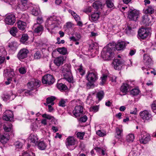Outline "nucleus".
Wrapping results in <instances>:
<instances>
[{"instance_id":"f257e3e1","label":"nucleus","mask_w":156,"mask_h":156,"mask_svg":"<svg viewBox=\"0 0 156 156\" xmlns=\"http://www.w3.org/2000/svg\"><path fill=\"white\" fill-rule=\"evenodd\" d=\"M114 44L109 43L104 47L101 52V56L105 60H110L114 56L113 49L114 48Z\"/></svg>"},{"instance_id":"f03ea898","label":"nucleus","mask_w":156,"mask_h":156,"mask_svg":"<svg viewBox=\"0 0 156 156\" xmlns=\"http://www.w3.org/2000/svg\"><path fill=\"white\" fill-rule=\"evenodd\" d=\"M61 23V22L58 18L53 16L49 17L45 23V26L48 30H52L55 28L58 27Z\"/></svg>"},{"instance_id":"7ed1b4c3","label":"nucleus","mask_w":156,"mask_h":156,"mask_svg":"<svg viewBox=\"0 0 156 156\" xmlns=\"http://www.w3.org/2000/svg\"><path fill=\"white\" fill-rule=\"evenodd\" d=\"M62 71L64 78L69 82H71L73 80V78L70 69V66L66 64L62 67Z\"/></svg>"},{"instance_id":"20e7f679","label":"nucleus","mask_w":156,"mask_h":156,"mask_svg":"<svg viewBox=\"0 0 156 156\" xmlns=\"http://www.w3.org/2000/svg\"><path fill=\"white\" fill-rule=\"evenodd\" d=\"M86 77L88 81L94 82L98 79V73L94 70H90L87 72Z\"/></svg>"},{"instance_id":"39448f33","label":"nucleus","mask_w":156,"mask_h":156,"mask_svg":"<svg viewBox=\"0 0 156 156\" xmlns=\"http://www.w3.org/2000/svg\"><path fill=\"white\" fill-rule=\"evenodd\" d=\"M150 32V30L148 29L141 28L138 31V37L139 39H144L147 37Z\"/></svg>"},{"instance_id":"423d86ee","label":"nucleus","mask_w":156,"mask_h":156,"mask_svg":"<svg viewBox=\"0 0 156 156\" xmlns=\"http://www.w3.org/2000/svg\"><path fill=\"white\" fill-rule=\"evenodd\" d=\"M54 81L53 76L49 74L44 75L42 78V82L43 84L51 85L53 83Z\"/></svg>"},{"instance_id":"0eeeda50","label":"nucleus","mask_w":156,"mask_h":156,"mask_svg":"<svg viewBox=\"0 0 156 156\" xmlns=\"http://www.w3.org/2000/svg\"><path fill=\"white\" fill-rule=\"evenodd\" d=\"M139 12L135 10H130L128 14V18L131 20L136 21L138 18Z\"/></svg>"},{"instance_id":"6e6552de","label":"nucleus","mask_w":156,"mask_h":156,"mask_svg":"<svg viewBox=\"0 0 156 156\" xmlns=\"http://www.w3.org/2000/svg\"><path fill=\"white\" fill-rule=\"evenodd\" d=\"M139 115L140 118L144 121L150 119L151 117L150 112L147 110H145L140 112Z\"/></svg>"},{"instance_id":"1a4fd4ad","label":"nucleus","mask_w":156,"mask_h":156,"mask_svg":"<svg viewBox=\"0 0 156 156\" xmlns=\"http://www.w3.org/2000/svg\"><path fill=\"white\" fill-rule=\"evenodd\" d=\"M40 83L41 82L39 80L33 79L28 83L27 86L30 90H33L34 89L39 87Z\"/></svg>"},{"instance_id":"9d476101","label":"nucleus","mask_w":156,"mask_h":156,"mask_svg":"<svg viewBox=\"0 0 156 156\" xmlns=\"http://www.w3.org/2000/svg\"><path fill=\"white\" fill-rule=\"evenodd\" d=\"M16 21L15 16L13 14H11L7 16L5 19V23L10 25H13L15 22Z\"/></svg>"},{"instance_id":"9b49d317","label":"nucleus","mask_w":156,"mask_h":156,"mask_svg":"<svg viewBox=\"0 0 156 156\" xmlns=\"http://www.w3.org/2000/svg\"><path fill=\"white\" fill-rule=\"evenodd\" d=\"M13 117L12 112L10 110H7L3 113V119L6 121H11L13 119Z\"/></svg>"},{"instance_id":"f8f14e48","label":"nucleus","mask_w":156,"mask_h":156,"mask_svg":"<svg viewBox=\"0 0 156 156\" xmlns=\"http://www.w3.org/2000/svg\"><path fill=\"white\" fill-rule=\"evenodd\" d=\"M83 112V107L80 105L76 106L73 111V115L76 117L80 116Z\"/></svg>"},{"instance_id":"ddd939ff","label":"nucleus","mask_w":156,"mask_h":156,"mask_svg":"<svg viewBox=\"0 0 156 156\" xmlns=\"http://www.w3.org/2000/svg\"><path fill=\"white\" fill-rule=\"evenodd\" d=\"M143 136H141V137L140 139V141L141 143L145 144L147 143L151 140V137L148 134H147L146 133H143Z\"/></svg>"},{"instance_id":"4468645a","label":"nucleus","mask_w":156,"mask_h":156,"mask_svg":"<svg viewBox=\"0 0 156 156\" xmlns=\"http://www.w3.org/2000/svg\"><path fill=\"white\" fill-rule=\"evenodd\" d=\"M28 52V51L26 49L23 48L21 49L18 54V58L21 59L26 58Z\"/></svg>"},{"instance_id":"2eb2a0df","label":"nucleus","mask_w":156,"mask_h":156,"mask_svg":"<svg viewBox=\"0 0 156 156\" xmlns=\"http://www.w3.org/2000/svg\"><path fill=\"white\" fill-rule=\"evenodd\" d=\"M115 131V137L119 139H121L123 136V129L122 126H119L118 127H117Z\"/></svg>"},{"instance_id":"dca6fc26","label":"nucleus","mask_w":156,"mask_h":156,"mask_svg":"<svg viewBox=\"0 0 156 156\" xmlns=\"http://www.w3.org/2000/svg\"><path fill=\"white\" fill-rule=\"evenodd\" d=\"M131 88V86L129 85L128 82V83H124L121 86L120 90L122 93H124V94H125Z\"/></svg>"},{"instance_id":"f3484780","label":"nucleus","mask_w":156,"mask_h":156,"mask_svg":"<svg viewBox=\"0 0 156 156\" xmlns=\"http://www.w3.org/2000/svg\"><path fill=\"white\" fill-rule=\"evenodd\" d=\"M28 141V143L36 144L38 141V138L36 134H31L29 137Z\"/></svg>"},{"instance_id":"a211bd4d","label":"nucleus","mask_w":156,"mask_h":156,"mask_svg":"<svg viewBox=\"0 0 156 156\" xmlns=\"http://www.w3.org/2000/svg\"><path fill=\"white\" fill-rule=\"evenodd\" d=\"M66 144L68 148L71 146L75 145L76 141L73 136H69L66 139Z\"/></svg>"},{"instance_id":"6ab92c4d","label":"nucleus","mask_w":156,"mask_h":156,"mask_svg":"<svg viewBox=\"0 0 156 156\" xmlns=\"http://www.w3.org/2000/svg\"><path fill=\"white\" fill-rule=\"evenodd\" d=\"M122 64V60L117 58L114 59L112 63L113 66L116 70L119 69Z\"/></svg>"},{"instance_id":"aec40b11","label":"nucleus","mask_w":156,"mask_h":156,"mask_svg":"<svg viewBox=\"0 0 156 156\" xmlns=\"http://www.w3.org/2000/svg\"><path fill=\"white\" fill-rule=\"evenodd\" d=\"M5 73L4 75L5 77H7L8 78L12 79L15 75L14 72L12 69H8L5 70Z\"/></svg>"},{"instance_id":"412c9836","label":"nucleus","mask_w":156,"mask_h":156,"mask_svg":"<svg viewBox=\"0 0 156 156\" xmlns=\"http://www.w3.org/2000/svg\"><path fill=\"white\" fill-rule=\"evenodd\" d=\"M126 44L125 41H122L117 43L116 45L114 44V48L117 50H120L125 47Z\"/></svg>"},{"instance_id":"4be33fe9","label":"nucleus","mask_w":156,"mask_h":156,"mask_svg":"<svg viewBox=\"0 0 156 156\" xmlns=\"http://www.w3.org/2000/svg\"><path fill=\"white\" fill-rule=\"evenodd\" d=\"M9 139V135L7 133L0 135V142L2 143H6Z\"/></svg>"},{"instance_id":"5701e85b","label":"nucleus","mask_w":156,"mask_h":156,"mask_svg":"<svg viewBox=\"0 0 156 156\" xmlns=\"http://www.w3.org/2000/svg\"><path fill=\"white\" fill-rule=\"evenodd\" d=\"M64 58L63 56L56 58L54 60V63L57 66H59L63 63Z\"/></svg>"},{"instance_id":"b1692460","label":"nucleus","mask_w":156,"mask_h":156,"mask_svg":"<svg viewBox=\"0 0 156 156\" xmlns=\"http://www.w3.org/2000/svg\"><path fill=\"white\" fill-rule=\"evenodd\" d=\"M17 27L21 30H24L27 27L26 23L21 20H19L17 23Z\"/></svg>"},{"instance_id":"393cba45","label":"nucleus","mask_w":156,"mask_h":156,"mask_svg":"<svg viewBox=\"0 0 156 156\" xmlns=\"http://www.w3.org/2000/svg\"><path fill=\"white\" fill-rule=\"evenodd\" d=\"M130 154L133 156H138L140 154V149H138L137 147H135L130 152Z\"/></svg>"},{"instance_id":"a878e982","label":"nucleus","mask_w":156,"mask_h":156,"mask_svg":"<svg viewBox=\"0 0 156 156\" xmlns=\"http://www.w3.org/2000/svg\"><path fill=\"white\" fill-rule=\"evenodd\" d=\"M75 69L77 73H79L81 76H83L85 73V71L83 69V66L81 65L79 66H75Z\"/></svg>"},{"instance_id":"bb28decb","label":"nucleus","mask_w":156,"mask_h":156,"mask_svg":"<svg viewBox=\"0 0 156 156\" xmlns=\"http://www.w3.org/2000/svg\"><path fill=\"white\" fill-rule=\"evenodd\" d=\"M3 129L6 132H9L12 130V125L11 123H8L3 125Z\"/></svg>"},{"instance_id":"cd10ccee","label":"nucleus","mask_w":156,"mask_h":156,"mask_svg":"<svg viewBox=\"0 0 156 156\" xmlns=\"http://www.w3.org/2000/svg\"><path fill=\"white\" fill-rule=\"evenodd\" d=\"M75 36H73L69 37L70 40L73 41H78L80 40L81 38V35L79 33H76L75 34Z\"/></svg>"},{"instance_id":"c85d7f7f","label":"nucleus","mask_w":156,"mask_h":156,"mask_svg":"<svg viewBox=\"0 0 156 156\" xmlns=\"http://www.w3.org/2000/svg\"><path fill=\"white\" fill-rule=\"evenodd\" d=\"M100 15L98 12H94L91 14V18L92 21L97 22L99 18Z\"/></svg>"},{"instance_id":"c756f323","label":"nucleus","mask_w":156,"mask_h":156,"mask_svg":"<svg viewBox=\"0 0 156 156\" xmlns=\"http://www.w3.org/2000/svg\"><path fill=\"white\" fill-rule=\"evenodd\" d=\"M135 138V136L133 133H129L126 136V140L129 143L133 142Z\"/></svg>"},{"instance_id":"7c9ffc66","label":"nucleus","mask_w":156,"mask_h":156,"mask_svg":"<svg viewBox=\"0 0 156 156\" xmlns=\"http://www.w3.org/2000/svg\"><path fill=\"white\" fill-rule=\"evenodd\" d=\"M144 60L146 65L150 64L151 62V59L147 54H145L144 56Z\"/></svg>"},{"instance_id":"2f4dec72","label":"nucleus","mask_w":156,"mask_h":156,"mask_svg":"<svg viewBox=\"0 0 156 156\" xmlns=\"http://www.w3.org/2000/svg\"><path fill=\"white\" fill-rule=\"evenodd\" d=\"M103 5L101 2L99 1H96L93 4V6L97 10L99 8L102 9Z\"/></svg>"},{"instance_id":"473e14b6","label":"nucleus","mask_w":156,"mask_h":156,"mask_svg":"<svg viewBox=\"0 0 156 156\" xmlns=\"http://www.w3.org/2000/svg\"><path fill=\"white\" fill-rule=\"evenodd\" d=\"M150 19L147 15H145L142 16V22L143 24L146 25H149Z\"/></svg>"},{"instance_id":"72a5a7b5","label":"nucleus","mask_w":156,"mask_h":156,"mask_svg":"<svg viewBox=\"0 0 156 156\" xmlns=\"http://www.w3.org/2000/svg\"><path fill=\"white\" fill-rule=\"evenodd\" d=\"M154 9L151 6H150L144 9L145 13L146 14H151L154 12Z\"/></svg>"},{"instance_id":"f704fd0d","label":"nucleus","mask_w":156,"mask_h":156,"mask_svg":"<svg viewBox=\"0 0 156 156\" xmlns=\"http://www.w3.org/2000/svg\"><path fill=\"white\" fill-rule=\"evenodd\" d=\"M40 12L39 7L38 6H34L32 10V14L35 16L38 15Z\"/></svg>"},{"instance_id":"c9c22d12","label":"nucleus","mask_w":156,"mask_h":156,"mask_svg":"<svg viewBox=\"0 0 156 156\" xmlns=\"http://www.w3.org/2000/svg\"><path fill=\"white\" fill-rule=\"evenodd\" d=\"M68 12L71 14L73 16L74 18L76 21H77L78 20H80V18L79 16L74 11H72L71 9H69L68 10Z\"/></svg>"},{"instance_id":"e433bc0d","label":"nucleus","mask_w":156,"mask_h":156,"mask_svg":"<svg viewBox=\"0 0 156 156\" xmlns=\"http://www.w3.org/2000/svg\"><path fill=\"white\" fill-rule=\"evenodd\" d=\"M104 92L103 91H100L97 93L96 98L99 101H100L104 98Z\"/></svg>"},{"instance_id":"4c0bfd02","label":"nucleus","mask_w":156,"mask_h":156,"mask_svg":"<svg viewBox=\"0 0 156 156\" xmlns=\"http://www.w3.org/2000/svg\"><path fill=\"white\" fill-rule=\"evenodd\" d=\"M57 51L59 53L63 55H65L67 53V49L64 47L58 48L57 49Z\"/></svg>"},{"instance_id":"58836bf2","label":"nucleus","mask_w":156,"mask_h":156,"mask_svg":"<svg viewBox=\"0 0 156 156\" xmlns=\"http://www.w3.org/2000/svg\"><path fill=\"white\" fill-rule=\"evenodd\" d=\"M96 134L100 137H103L106 136V131L104 130H98L96 132Z\"/></svg>"},{"instance_id":"ea45409f","label":"nucleus","mask_w":156,"mask_h":156,"mask_svg":"<svg viewBox=\"0 0 156 156\" xmlns=\"http://www.w3.org/2000/svg\"><path fill=\"white\" fill-rule=\"evenodd\" d=\"M55 98L53 96H51L47 98V104H51V105H53L54 104V101L55 100Z\"/></svg>"},{"instance_id":"a19ab883","label":"nucleus","mask_w":156,"mask_h":156,"mask_svg":"<svg viewBox=\"0 0 156 156\" xmlns=\"http://www.w3.org/2000/svg\"><path fill=\"white\" fill-rule=\"evenodd\" d=\"M28 36L27 34H23L20 39V41L23 44H26V42L28 39Z\"/></svg>"},{"instance_id":"79ce46f5","label":"nucleus","mask_w":156,"mask_h":156,"mask_svg":"<svg viewBox=\"0 0 156 156\" xmlns=\"http://www.w3.org/2000/svg\"><path fill=\"white\" fill-rule=\"evenodd\" d=\"M17 32L18 29L17 28L15 27H12L10 30V34L12 36L15 37H16V33Z\"/></svg>"},{"instance_id":"37998d69","label":"nucleus","mask_w":156,"mask_h":156,"mask_svg":"<svg viewBox=\"0 0 156 156\" xmlns=\"http://www.w3.org/2000/svg\"><path fill=\"white\" fill-rule=\"evenodd\" d=\"M46 147L45 144L43 141H41L38 144V148L41 150H44Z\"/></svg>"},{"instance_id":"c03bdc74","label":"nucleus","mask_w":156,"mask_h":156,"mask_svg":"<svg viewBox=\"0 0 156 156\" xmlns=\"http://www.w3.org/2000/svg\"><path fill=\"white\" fill-rule=\"evenodd\" d=\"M38 123L39 122L38 121H35L34 122L32 125H31V127L34 131L39 128Z\"/></svg>"},{"instance_id":"a18cd8bd","label":"nucleus","mask_w":156,"mask_h":156,"mask_svg":"<svg viewBox=\"0 0 156 156\" xmlns=\"http://www.w3.org/2000/svg\"><path fill=\"white\" fill-rule=\"evenodd\" d=\"M57 88L60 90H65L67 88L66 86L62 83H57Z\"/></svg>"},{"instance_id":"49530a36","label":"nucleus","mask_w":156,"mask_h":156,"mask_svg":"<svg viewBox=\"0 0 156 156\" xmlns=\"http://www.w3.org/2000/svg\"><path fill=\"white\" fill-rule=\"evenodd\" d=\"M140 92L139 90L137 89H132L130 91L131 94L133 96H136L138 95Z\"/></svg>"},{"instance_id":"de8ad7c7","label":"nucleus","mask_w":156,"mask_h":156,"mask_svg":"<svg viewBox=\"0 0 156 156\" xmlns=\"http://www.w3.org/2000/svg\"><path fill=\"white\" fill-rule=\"evenodd\" d=\"M42 117L44 118H45L49 120H53L54 119L53 116L46 114H44L42 115Z\"/></svg>"},{"instance_id":"09e8293b","label":"nucleus","mask_w":156,"mask_h":156,"mask_svg":"<svg viewBox=\"0 0 156 156\" xmlns=\"http://www.w3.org/2000/svg\"><path fill=\"white\" fill-rule=\"evenodd\" d=\"M43 30V27L41 25H39L34 30L35 33H38L41 32Z\"/></svg>"},{"instance_id":"8fccbe9b","label":"nucleus","mask_w":156,"mask_h":156,"mask_svg":"<svg viewBox=\"0 0 156 156\" xmlns=\"http://www.w3.org/2000/svg\"><path fill=\"white\" fill-rule=\"evenodd\" d=\"M113 0H107L106 3L107 6L108 8H111L114 6V4L113 2Z\"/></svg>"},{"instance_id":"3c124183","label":"nucleus","mask_w":156,"mask_h":156,"mask_svg":"<svg viewBox=\"0 0 156 156\" xmlns=\"http://www.w3.org/2000/svg\"><path fill=\"white\" fill-rule=\"evenodd\" d=\"M19 5L20 9L22 10H25L27 8V5L26 3H22Z\"/></svg>"},{"instance_id":"603ef678","label":"nucleus","mask_w":156,"mask_h":156,"mask_svg":"<svg viewBox=\"0 0 156 156\" xmlns=\"http://www.w3.org/2000/svg\"><path fill=\"white\" fill-rule=\"evenodd\" d=\"M101 83L102 85H103L107 80V76L106 75L103 74L102 76L101 77Z\"/></svg>"},{"instance_id":"864d4df0","label":"nucleus","mask_w":156,"mask_h":156,"mask_svg":"<svg viewBox=\"0 0 156 156\" xmlns=\"http://www.w3.org/2000/svg\"><path fill=\"white\" fill-rule=\"evenodd\" d=\"M22 156H35V154L32 152H24Z\"/></svg>"},{"instance_id":"5fc2aeb1","label":"nucleus","mask_w":156,"mask_h":156,"mask_svg":"<svg viewBox=\"0 0 156 156\" xmlns=\"http://www.w3.org/2000/svg\"><path fill=\"white\" fill-rule=\"evenodd\" d=\"M41 57V55L40 52L38 51H37L34 54V58L35 59H38L40 58Z\"/></svg>"},{"instance_id":"6e6d98bb","label":"nucleus","mask_w":156,"mask_h":156,"mask_svg":"<svg viewBox=\"0 0 156 156\" xmlns=\"http://www.w3.org/2000/svg\"><path fill=\"white\" fill-rule=\"evenodd\" d=\"M99 108L97 106H91L90 108V111H93L96 112L98 110Z\"/></svg>"},{"instance_id":"4d7b16f0","label":"nucleus","mask_w":156,"mask_h":156,"mask_svg":"<svg viewBox=\"0 0 156 156\" xmlns=\"http://www.w3.org/2000/svg\"><path fill=\"white\" fill-rule=\"evenodd\" d=\"M151 108L153 112L156 113V101L153 102L151 105Z\"/></svg>"},{"instance_id":"13d9d810","label":"nucleus","mask_w":156,"mask_h":156,"mask_svg":"<svg viewBox=\"0 0 156 156\" xmlns=\"http://www.w3.org/2000/svg\"><path fill=\"white\" fill-rule=\"evenodd\" d=\"M84 135V132H79L76 134L77 137L80 139H83Z\"/></svg>"},{"instance_id":"bf43d9fd","label":"nucleus","mask_w":156,"mask_h":156,"mask_svg":"<svg viewBox=\"0 0 156 156\" xmlns=\"http://www.w3.org/2000/svg\"><path fill=\"white\" fill-rule=\"evenodd\" d=\"M15 144L16 147L18 148H21L23 146L22 144L19 141L16 142Z\"/></svg>"},{"instance_id":"052dcab7","label":"nucleus","mask_w":156,"mask_h":156,"mask_svg":"<svg viewBox=\"0 0 156 156\" xmlns=\"http://www.w3.org/2000/svg\"><path fill=\"white\" fill-rule=\"evenodd\" d=\"M19 71L20 73L23 74H25L27 72L26 69L24 67L20 68L19 69Z\"/></svg>"},{"instance_id":"680f3d73","label":"nucleus","mask_w":156,"mask_h":156,"mask_svg":"<svg viewBox=\"0 0 156 156\" xmlns=\"http://www.w3.org/2000/svg\"><path fill=\"white\" fill-rule=\"evenodd\" d=\"M92 8L91 7H89L84 9L83 12L87 14H88L91 12Z\"/></svg>"},{"instance_id":"e2e57ef3","label":"nucleus","mask_w":156,"mask_h":156,"mask_svg":"<svg viewBox=\"0 0 156 156\" xmlns=\"http://www.w3.org/2000/svg\"><path fill=\"white\" fill-rule=\"evenodd\" d=\"M66 101V100L62 99L59 102V105L62 107H65V106Z\"/></svg>"},{"instance_id":"0e129e2a","label":"nucleus","mask_w":156,"mask_h":156,"mask_svg":"<svg viewBox=\"0 0 156 156\" xmlns=\"http://www.w3.org/2000/svg\"><path fill=\"white\" fill-rule=\"evenodd\" d=\"M87 119V118L86 115H84L83 117L80 118V121L82 122H85Z\"/></svg>"},{"instance_id":"69168bd1","label":"nucleus","mask_w":156,"mask_h":156,"mask_svg":"<svg viewBox=\"0 0 156 156\" xmlns=\"http://www.w3.org/2000/svg\"><path fill=\"white\" fill-rule=\"evenodd\" d=\"M73 25V24L71 22H69L66 23V26L67 28H70L72 27Z\"/></svg>"},{"instance_id":"338daca9","label":"nucleus","mask_w":156,"mask_h":156,"mask_svg":"<svg viewBox=\"0 0 156 156\" xmlns=\"http://www.w3.org/2000/svg\"><path fill=\"white\" fill-rule=\"evenodd\" d=\"M43 22V20L42 17H38L37 19V23L39 25L41 23Z\"/></svg>"},{"instance_id":"774afa93","label":"nucleus","mask_w":156,"mask_h":156,"mask_svg":"<svg viewBox=\"0 0 156 156\" xmlns=\"http://www.w3.org/2000/svg\"><path fill=\"white\" fill-rule=\"evenodd\" d=\"M5 60V58L4 57L0 56V65L3 63Z\"/></svg>"}]
</instances>
